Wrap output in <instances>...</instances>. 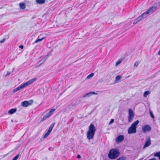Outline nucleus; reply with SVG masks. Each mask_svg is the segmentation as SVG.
I'll return each mask as SVG.
<instances>
[{
    "label": "nucleus",
    "instance_id": "nucleus-1",
    "mask_svg": "<svg viewBox=\"0 0 160 160\" xmlns=\"http://www.w3.org/2000/svg\"><path fill=\"white\" fill-rule=\"evenodd\" d=\"M96 130V128L94 125L92 123L91 124L89 127L88 131L87 134V138L89 140L93 139Z\"/></svg>",
    "mask_w": 160,
    "mask_h": 160
},
{
    "label": "nucleus",
    "instance_id": "nucleus-2",
    "mask_svg": "<svg viewBox=\"0 0 160 160\" xmlns=\"http://www.w3.org/2000/svg\"><path fill=\"white\" fill-rule=\"evenodd\" d=\"M120 154L118 150L117 149H111L108 154V157L110 159H115L117 158Z\"/></svg>",
    "mask_w": 160,
    "mask_h": 160
},
{
    "label": "nucleus",
    "instance_id": "nucleus-3",
    "mask_svg": "<svg viewBox=\"0 0 160 160\" xmlns=\"http://www.w3.org/2000/svg\"><path fill=\"white\" fill-rule=\"evenodd\" d=\"M156 10V7H152L149 8L147 11L142 14L139 17L141 20L142 19L146 18L149 15L152 13L153 12L155 11Z\"/></svg>",
    "mask_w": 160,
    "mask_h": 160
},
{
    "label": "nucleus",
    "instance_id": "nucleus-4",
    "mask_svg": "<svg viewBox=\"0 0 160 160\" xmlns=\"http://www.w3.org/2000/svg\"><path fill=\"white\" fill-rule=\"evenodd\" d=\"M36 79L37 78H32L31 80L27 81L26 82L22 84L20 86L17 87L16 88H17L18 91L24 88L27 86L31 84L35 81H36Z\"/></svg>",
    "mask_w": 160,
    "mask_h": 160
},
{
    "label": "nucleus",
    "instance_id": "nucleus-5",
    "mask_svg": "<svg viewBox=\"0 0 160 160\" xmlns=\"http://www.w3.org/2000/svg\"><path fill=\"white\" fill-rule=\"evenodd\" d=\"M55 111V109H52L50 110L49 112L47 114L44 116L41 120V121H43L47 118H49V117L53 114V112Z\"/></svg>",
    "mask_w": 160,
    "mask_h": 160
},
{
    "label": "nucleus",
    "instance_id": "nucleus-6",
    "mask_svg": "<svg viewBox=\"0 0 160 160\" xmlns=\"http://www.w3.org/2000/svg\"><path fill=\"white\" fill-rule=\"evenodd\" d=\"M33 102V100H31L28 101H25L24 102H22L21 105L23 107H26L32 105Z\"/></svg>",
    "mask_w": 160,
    "mask_h": 160
},
{
    "label": "nucleus",
    "instance_id": "nucleus-7",
    "mask_svg": "<svg viewBox=\"0 0 160 160\" xmlns=\"http://www.w3.org/2000/svg\"><path fill=\"white\" fill-rule=\"evenodd\" d=\"M151 129V127L148 125H145L142 128V131L143 132H149Z\"/></svg>",
    "mask_w": 160,
    "mask_h": 160
},
{
    "label": "nucleus",
    "instance_id": "nucleus-8",
    "mask_svg": "<svg viewBox=\"0 0 160 160\" xmlns=\"http://www.w3.org/2000/svg\"><path fill=\"white\" fill-rule=\"evenodd\" d=\"M97 93L94 92H90L86 93L85 95H83L82 96L83 98H88L91 96L92 95H97Z\"/></svg>",
    "mask_w": 160,
    "mask_h": 160
},
{
    "label": "nucleus",
    "instance_id": "nucleus-9",
    "mask_svg": "<svg viewBox=\"0 0 160 160\" xmlns=\"http://www.w3.org/2000/svg\"><path fill=\"white\" fill-rule=\"evenodd\" d=\"M136 129L133 128L131 126L128 128V133L129 134L136 133Z\"/></svg>",
    "mask_w": 160,
    "mask_h": 160
},
{
    "label": "nucleus",
    "instance_id": "nucleus-10",
    "mask_svg": "<svg viewBox=\"0 0 160 160\" xmlns=\"http://www.w3.org/2000/svg\"><path fill=\"white\" fill-rule=\"evenodd\" d=\"M124 136L122 135H120L116 138V141L118 143L124 140Z\"/></svg>",
    "mask_w": 160,
    "mask_h": 160
},
{
    "label": "nucleus",
    "instance_id": "nucleus-11",
    "mask_svg": "<svg viewBox=\"0 0 160 160\" xmlns=\"http://www.w3.org/2000/svg\"><path fill=\"white\" fill-rule=\"evenodd\" d=\"M151 144V140L150 138H148L147 140L146 141L145 144L143 147V148L144 149L146 148L149 146Z\"/></svg>",
    "mask_w": 160,
    "mask_h": 160
},
{
    "label": "nucleus",
    "instance_id": "nucleus-12",
    "mask_svg": "<svg viewBox=\"0 0 160 160\" xmlns=\"http://www.w3.org/2000/svg\"><path fill=\"white\" fill-rule=\"evenodd\" d=\"M139 121L137 120L136 121L134 122L131 126V127H132L133 128L136 129L137 125L138 124Z\"/></svg>",
    "mask_w": 160,
    "mask_h": 160
},
{
    "label": "nucleus",
    "instance_id": "nucleus-13",
    "mask_svg": "<svg viewBox=\"0 0 160 160\" xmlns=\"http://www.w3.org/2000/svg\"><path fill=\"white\" fill-rule=\"evenodd\" d=\"M77 106V104L76 103H74L73 104H71L69 106V108L70 110H72L75 108Z\"/></svg>",
    "mask_w": 160,
    "mask_h": 160
},
{
    "label": "nucleus",
    "instance_id": "nucleus-14",
    "mask_svg": "<svg viewBox=\"0 0 160 160\" xmlns=\"http://www.w3.org/2000/svg\"><path fill=\"white\" fill-rule=\"evenodd\" d=\"M17 110L16 108L11 109L8 111V113L10 114H12L17 111Z\"/></svg>",
    "mask_w": 160,
    "mask_h": 160
},
{
    "label": "nucleus",
    "instance_id": "nucleus-15",
    "mask_svg": "<svg viewBox=\"0 0 160 160\" xmlns=\"http://www.w3.org/2000/svg\"><path fill=\"white\" fill-rule=\"evenodd\" d=\"M20 7L21 9H24L26 8V4L24 3L21 2L19 4Z\"/></svg>",
    "mask_w": 160,
    "mask_h": 160
},
{
    "label": "nucleus",
    "instance_id": "nucleus-16",
    "mask_svg": "<svg viewBox=\"0 0 160 160\" xmlns=\"http://www.w3.org/2000/svg\"><path fill=\"white\" fill-rule=\"evenodd\" d=\"M129 116L134 117L133 112L131 109L129 110Z\"/></svg>",
    "mask_w": 160,
    "mask_h": 160
},
{
    "label": "nucleus",
    "instance_id": "nucleus-17",
    "mask_svg": "<svg viewBox=\"0 0 160 160\" xmlns=\"http://www.w3.org/2000/svg\"><path fill=\"white\" fill-rule=\"evenodd\" d=\"M46 57H44L42 59H41L38 62V63H40V64H42L46 60Z\"/></svg>",
    "mask_w": 160,
    "mask_h": 160
},
{
    "label": "nucleus",
    "instance_id": "nucleus-18",
    "mask_svg": "<svg viewBox=\"0 0 160 160\" xmlns=\"http://www.w3.org/2000/svg\"><path fill=\"white\" fill-rule=\"evenodd\" d=\"M36 2L39 4H42L44 3L45 0H36Z\"/></svg>",
    "mask_w": 160,
    "mask_h": 160
},
{
    "label": "nucleus",
    "instance_id": "nucleus-19",
    "mask_svg": "<svg viewBox=\"0 0 160 160\" xmlns=\"http://www.w3.org/2000/svg\"><path fill=\"white\" fill-rule=\"evenodd\" d=\"M141 20V19H140V18H139V17H138V18H137L134 21V22L133 23V24H136L138 22Z\"/></svg>",
    "mask_w": 160,
    "mask_h": 160
},
{
    "label": "nucleus",
    "instance_id": "nucleus-20",
    "mask_svg": "<svg viewBox=\"0 0 160 160\" xmlns=\"http://www.w3.org/2000/svg\"><path fill=\"white\" fill-rule=\"evenodd\" d=\"M51 132V131H50V130H48V131L44 136V138H46L49 135Z\"/></svg>",
    "mask_w": 160,
    "mask_h": 160
},
{
    "label": "nucleus",
    "instance_id": "nucleus-21",
    "mask_svg": "<svg viewBox=\"0 0 160 160\" xmlns=\"http://www.w3.org/2000/svg\"><path fill=\"white\" fill-rule=\"evenodd\" d=\"M154 156L155 157H157L158 158L159 160H160V151L157 152L155 154Z\"/></svg>",
    "mask_w": 160,
    "mask_h": 160
},
{
    "label": "nucleus",
    "instance_id": "nucleus-22",
    "mask_svg": "<svg viewBox=\"0 0 160 160\" xmlns=\"http://www.w3.org/2000/svg\"><path fill=\"white\" fill-rule=\"evenodd\" d=\"M55 124V123H52L50 126L48 130H50V131H52V129L53 127H54Z\"/></svg>",
    "mask_w": 160,
    "mask_h": 160
},
{
    "label": "nucleus",
    "instance_id": "nucleus-23",
    "mask_svg": "<svg viewBox=\"0 0 160 160\" xmlns=\"http://www.w3.org/2000/svg\"><path fill=\"white\" fill-rule=\"evenodd\" d=\"M122 61V59H119L116 62V66H118V65H119L120 63H121Z\"/></svg>",
    "mask_w": 160,
    "mask_h": 160
},
{
    "label": "nucleus",
    "instance_id": "nucleus-24",
    "mask_svg": "<svg viewBox=\"0 0 160 160\" xmlns=\"http://www.w3.org/2000/svg\"><path fill=\"white\" fill-rule=\"evenodd\" d=\"M117 160H128L126 157H121L118 158Z\"/></svg>",
    "mask_w": 160,
    "mask_h": 160
},
{
    "label": "nucleus",
    "instance_id": "nucleus-25",
    "mask_svg": "<svg viewBox=\"0 0 160 160\" xmlns=\"http://www.w3.org/2000/svg\"><path fill=\"white\" fill-rule=\"evenodd\" d=\"M150 92L148 91H145L143 94V96L144 97H147L149 93Z\"/></svg>",
    "mask_w": 160,
    "mask_h": 160
},
{
    "label": "nucleus",
    "instance_id": "nucleus-26",
    "mask_svg": "<svg viewBox=\"0 0 160 160\" xmlns=\"http://www.w3.org/2000/svg\"><path fill=\"white\" fill-rule=\"evenodd\" d=\"M134 117L128 116V121L129 122H131L133 119Z\"/></svg>",
    "mask_w": 160,
    "mask_h": 160
},
{
    "label": "nucleus",
    "instance_id": "nucleus-27",
    "mask_svg": "<svg viewBox=\"0 0 160 160\" xmlns=\"http://www.w3.org/2000/svg\"><path fill=\"white\" fill-rule=\"evenodd\" d=\"M44 39V38H42L41 39H39L38 38H37V40L35 41L34 43H36L38 42L41 41Z\"/></svg>",
    "mask_w": 160,
    "mask_h": 160
},
{
    "label": "nucleus",
    "instance_id": "nucleus-28",
    "mask_svg": "<svg viewBox=\"0 0 160 160\" xmlns=\"http://www.w3.org/2000/svg\"><path fill=\"white\" fill-rule=\"evenodd\" d=\"M94 74L93 73H91L88 76L87 78L88 79L94 76Z\"/></svg>",
    "mask_w": 160,
    "mask_h": 160
},
{
    "label": "nucleus",
    "instance_id": "nucleus-29",
    "mask_svg": "<svg viewBox=\"0 0 160 160\" xmlns=\"http://www.w3.org/2000/svg\"><path fill=\"white\" fill-rule=\"evenodd\" d=\"M19 156V154H17L16 156H15L12 160H17Z\"/></svg>",
    "mask_w": 160,
    "mask_h": 160
},
{
    "label": "nucleus",
    "instance_id": "nucleus-30",
    "mask_svg": "<svg viewBox=\"0 0 160 160\" xmlns=\"http://www.w3.org/2000/svg\"><path fill=\"white\" fill-rule=\"evenodd\" d=\"M121 77L120 76L118 75L116 77V80L119 81L121 79Z\"/></svg>",
    "mask_w": 160,
    "mask_h": 160
},
{
    "label": "nucleus",
    "instance_id": "nucleus-31",
    "mask_svg": "<svg viewBox=\"0 0 160 160\" xmlns=\"http://www.w3.org/2000/svg\"><path fill=\"white\" fill-rule=\"evenodd\" d=\"M139 63V61H136V62L134 64V66L135 67H138V64Z\"/></svg>",
    "mask_w": 160,
    "mask_h": 160
},
{
    "label": "nucleus",
    "instance_id": "nucleus-32",
    "mask_svg": "<svg viewBox=\"0 0 160 160\" xmlns=\"http://www.w3.org/2000/svg\"><path fill=\"white\" fill-rule=\"evenodd\" d=\"M150 116H151V117L153 118H154V116L151 111H150Z\"/></svg>",
    "mask_w": 160,
    "mask_h": 160
},
{
    "label": "nucleus",
    "instance_id": "nucleus-33",
    "mask_svg": "<svg viewBox=\"0 0 160 160\" xmlns=\"http://www.w3.org/2000/svg\"><path fill=\"white\" fill-rule=\"evenodd\" d=\"M5 40H6L5 38H3L2 40H1L0 41V42H1V43H2L5 42Z\"/></svg>",
    "mask_w": 160,
    "mask_h": 160
},
{
    "label": "nucleus",
    "instance_id": "nucleus-34",
    "mask_svg": "<svg viewBox=\"0 0 160 160\" xmlns=\"http://www.w3.org/2000/svg\"><path fill=\"white\" fill-rule=\"evenodd\" d=\"M114 121V120L113 119H111L110 121V122L109 123V124H112V123Z\"/></svg>",
    "mask_w": 160,
    "mask_h": 160
},
{
    "label": "nucleus",
    "instance_id": "nucleus-35",
    "mask_svg": "<svg viewBox=\"0 0 160 160\" xmlns=\"http://www.w3.org/2000/svg\"><path fill=\"white\" fill-rule=\"evenodd\" d=\"M42 34H40V35H39L38 36V38H39V39H41V38H44L43 37H42Z\"/></svg>",
    "mask_w": 160,
    "mask_h": 160
},
{
    "label": "nucleus",
    "instance_id": "nucleus-36",
    "mask_svg": "<svg viewBox=\"0 0 160 160\" xmlns=\"http://www.w3.org/2000/svg\"><path fill=\"white\" fill-rule=\"evenodd\" d=\"M17 91H18V90L16 88L14 89L13 90V92L14 93L16 92Z\"/></svg>",
    "mask_w": 160,
    "mask_h": 160
},
{
    "label": "nucleus",
    "instance_id": "nucleus-37",
    "mask_svg": "<svg viewBox=\"0 0 160 160\" xmlns=\"http://www.w3.org/2000/svg\"><path fill=\"white\" fill-rule=\"evenodd\" d=\"M11 73H10V72H7V74H6V76H8Z\"/></svg>",
    "mask_w": 160,
    "mask_h": 160
},
{
    "label": "nucleus",
    "instance_id": "nucleus-38",
    "mask_svg": "<svg viewBox=\"0 0 160 160\" xmlns=\"http://www.w3.org/2000/svg\"><path fill=\"white\" fill-rule=\"evenodd\" d=\"M77 158H81V156L80 155H78L77 156Z\"/></svg>",
    "mask_w": 160,
    "mask_h": 160
},
{
    "label": "nucleus",
    "instance_id": "nucleus-39",
    "mask_svg": "<svg viewBox=\"0 0 160 160\" xmlns=\"http://www.w3.org/2000/svg\"><path fill=\"white\" fill-rule=\"evenodd\" d=\"M19 47L21 49H23V46L22 45H21L19 46Z\"/></svg>",
    "mask_w": 160,
    "mask_h": 160
},
{
    "label": "nucleus",
    "instance_id": "nucleus-40",
    "mask_svg": "<svg viewBox=\"0 0 160 160\" xmlns=\"http://www.w3.org/2000/svg\"><path fill=\"white\" fill-rule=\"evenodd\" d=\"M149 160H156L155 158H153V159H149Z\"/></svg>",
    "mask_w": 160,
    "mask_h": 160
},
{
    "label": "nucleus",
    "instance_id": "nucleus-41",
    "mask_svg": "<svg viewBox=\"0 0 160 160\" xmlns=\"http://www.w3.org/2000/svg\"><path fill=\"white\" fill-rule=\"evenodd\" d=\"M158 54L159 55H160V50L158 52Z\"/></svg>",
    "mask_w": 160,
    "mask_h": 160
},
{
    "label": "nucleus",
    "instance_id": "nucleus-42",
    "mask_svg": "<svg viewBox=\"0 0 160 160\" xmlns=\"http://www.w3.org/2000/svg\"><path fill=\"white\" fill-rule=\"evenodd\" d=\"M160 1L158 2V4L160 5V0H159Z\"/></svg>",
    "mask_w": 160,
    "mask_h": 160
},
{
    "label": "nucleus",
    "instance_id": "nucleus-43",
    "mask_svg": "<svg viewBox=\"0 0 160 160\" xmlns=\"http://www.w3.org/2000/svg\"><path fill=\"white\" fill-rule=\"evenodd\" d=\"M53 160H54V159H53Z\"/></svg>",
    "mask_w": 160,
    "mask_h": 160
}]
</instances>
